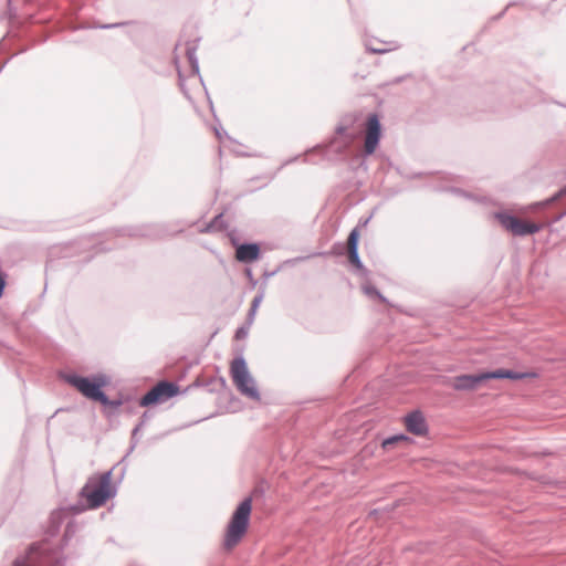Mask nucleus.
I'll return each instance as SVG.
<instances>
[{
  "mask_svg": "<svg viewBox=\"0 0 566 566\" xmlns=\"http://www.w3.org/2000/svg\"><path fill=\"white\" fill-rule=\"evenodd\" d=\"M537 374L534 371L530 373H516L506 369H497L494 371H485L475 375H459L449 380V385L459 391H472L476 390L484 381L489 379H512L520 380L524 378H537Z\"/></svg>",
  "mask_w": 566,
  "mask_h": 566,
  "instance_id": "obj_1",
  "label": "nucleus"
},
{
  "mask_svg": "<svg viewBox=\"0 0 566 566\" xmlns=\"http://www.w3.org/2000/svg\"><path fill=\"white\" fill-rule=\"evenodd\" d=\"M115 493L116 490L112 484L111 472L92 475L81 491L88 509L103 506L107 500L115 495Z\"/></svg>",
  "mask_w": 566,
  "mask_h": 566,
  "instance_id": "obj_2",
  "label": "nucleus"
},
{
  "mask_svg": "<svg viewBox=\"0 0 566 566\" xmlns=\"http://www.w3.org/2000/svg\"><path fill=\"white\" fill-rule=\"evenodd\" d=\"M252 512V500H243L233 512L224 533L223 546L227 551L233 549L248 532Z\"/></svg>",
  "mask_w": 566,
  "mask_h": 566,
  "instance_id": "obj_3",
  "label": "nucleus"
},
{
  "mask_svg": "<svg viewBox=\"0 0 566 566\" xmlns=\"http://www.w3.org/2000/svg\"><path fill=\"white\" fill-rule=\"evenodd\" d=\"M66 379L70 385L76 388L86 398L103 405L108 403V399L102 390V388L107 385V379L104 376H94L92 378L69 376Z\"/></svg>",
  "mask_w": 566,
  "mask_h": 566,
  "instance_id": "obj_4",
  "label": "nucleus"
},
{
  "mask_svg": "<svg viewBox=\"0 0 566 566\" xmlns=\"http://www.w3.org/2000/svg\"><path fill=\"white\" fill-rule=\"evenodd\" d=\"M230 374L238 390L252 399L259 400L260 395L243 358H235L230 366Z\"/></svg>",
  "mask_w": 566,
  "mask_h": 566,
  "instance_id": "obj_5",
  "label": "nucleus"
},
{
  "mask_svg": "<svg viewBox=\"0 0 566 566\" xmlns=\"http://www.w3.org/2000/svg\"><path fill=\"white\" fill-rule=\"evenodd\" d=\"M179 394V387L170 381H160L153 387L142 399L139 405L147 407L163 403Z\"/></svg>",
  "mask_w": 566,
  "mask_h": 566,
  "instance_id": "obj_6",
  "label": "nucleus"
},
{
  "mask_svg": "<svg viewBox=\"0 0 566 566\" xmlns=\"http://www.w3.org/2000/svg\"><path fill=\"white\" fill-rule=\"evenodd\" d=\"M497 219L502 227L514 235L533 234L541 229L536 223L528 222L506 213H499Z\"/></svg>",
  "mask_w": 566,
  "mask_h": 566,
  "instance_id": "obj_7",
  "label": "nucleus"
},
{
  "mask_svg": "<svg viewBox=\"0 0 566 566\" xmlns=\"http://www.w3.org/2000/svg\"><path fill=\"white\" fill-rule=\"evenodd\" d=\"M381 136V127L378 116L371 114L367 117L365 124V137H364V151L366 155H371L377 149L379 139Z\"/></svg>",
  "mask_w": 566,
  "mask_h": 566,
  "instance_id": "obj_8",
  "label": "nucleus"
},
{
  "mask_svg": "<svg viewBox=\"0 0 566 566\" xmlns=\"http://www.w3.org/2000/svg\"><path fill=\"white\" fill-rule=\"evenodd\" d=\"M405 426L410 433L416 436H424L428 432L426 419L419 411L408 415L405 418Z\"/></svg>",
  "mask_w": 566,
  "mask_h": 566,
  "instance_id": "obj_9",
  "label": "nucleus"
},
{
  "mask_svg": "<svg viewBox=\"0 0 566 566\" xmlns=\"http://www.w3.org/2000/svg\"><path fill=\"white\" fill-rule=\"evenodd\" d=\"M260 248L258 244H241L235 250V258L240 262H252L259 258Z\"/></svg>",
  "mask_w": 566,
  "mask_h": 566,
  "instance_id": "obj_10",
  "label": "nucleus"
},
{
  "mask_svg": "<svg viewBox=\"0 0 566 566\" xmlns=\"http://www.w3.org/2000/svg\"><path fill=\"white\" fill-rule=\"evenodd\" d=\"M357 245H358V232L357 230H353L347 239V253L348 259L350 263H353L356 266H359V258L357 252Z\"/></svg>",
  "mask_w": 566,
  "mask_h": 566,
  "instance_id": "obj_11",
  "label": "nucleus"
},
{
  "mask_svg": "<svg viewBox=\"0 0 566 566\" xmlns=\"http://www.w3.org/2000/svg\"><path fill=\"white\" fill-rule=\"evenodd\" d=\"M408 440L409 439L403 434L394 436L388 439H385L381 443V447L384 450H389L392 446L397 444L398 442Z\"/></svg>",
  "mask_w": 566,
  "mask_h": 566,
  "instance_id": "obj_12",
  "label": "nucleus"
},
{
  "mask_svg": "<svg viewBox=\"0 0 566 566\" xmlns=\"http://www.w3.org/2000/svg\"><path fill=\"white\" fill-rule=\"evenodd\" d=\"M243 335H244L243 329H239V331L237 332L235 337H237V338H240V337H242Z\"/></svg>",
  "mask_w": 566,
  "mask_h": 566,
  "instance_id": "obj_13",
  "label": "nucleus"
},
{
  "mask_svg": "<svg viewBox=\"0 0 566 566\" xmlns=\"http://www.w3.org/2000/svg\"><path fill=\"white\" fill-rule=\"evenodd\" d=\"M258 302H259V300H258V298H255V300L253 301V308H255V307L258 306Z\"/></svg>",
  "mask_w": 566,
  "mask_h": 566,
  "instance_id": "obj_14",
  "label": "nucleus"
},
{
  "mask_svg": "<svg viewBox=\"0 0 566 566\" xmlns=\"http://www.w3.org/2000/svg\"><path fill=\"white\" fill-rule=\"evenodd\" d=\"M344 130H345V128H343V127H342V128H338L337 133H338V134H343V133H344Z\"/></svg>",
  "mask_w": 566,
  "mask_h": 566,
  "instance_id": "obj_15",
  "label": "nucleus"
}]
</instances>
